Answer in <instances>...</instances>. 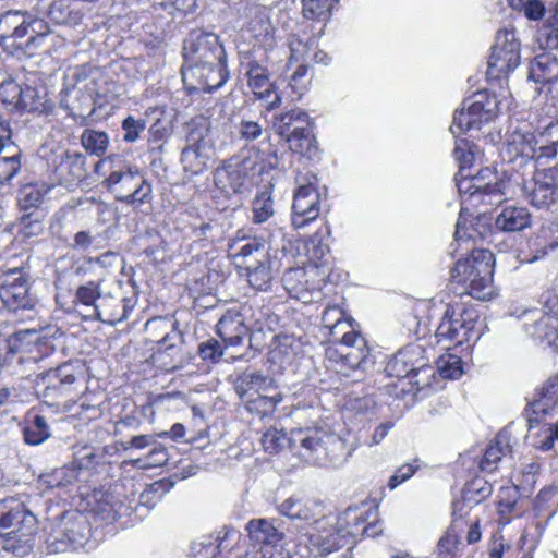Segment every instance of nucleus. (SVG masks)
I'll return each mask as SVG.
<instances>
[{
    "label": "nucleus",
    "mask_w": 558,
    "mask_h": 558,
    "mask_svg": "<svg viewBox=\"0 0 558 558\" xmlns=\"http://www.w3.org/2000/svg\"><path fill=\"white\" fill-rule=\"evenodd\" d=\"M317 271L318 267L316 265L288 269L282 278L284 289L292 298L302 300L304 303L312 301L308 294L312 291H318L324 282L318 280Z\"/></svg>",
    "instance_id": "22"
},
{
    "label": "nucleus",
    "mask_w": 558,
    "mask_h": 558,
    "mask_svg": "<svg viewBox=\"0 0 558 558\" xmlns=\"http://www.w3.org/2000/svg\"><path fill=\"white\" fill-rule=\"evenodd\" d=\"M510 452L509 435L507 432H500L496 435L495 440L489 444L480 462V468L485 472H493L497 468L501 457Z\"/></svg>",
    "instance_id": "39"
},
{
    "label": "nucleus",
    "mask_w": 558,
    "mask_h": 558,
    "mask_svg": "<svg viewBox=\"0 0 558 558\" xmlns=\"http://www.w3.org/2000/svg\"><path fill=\"white\" fill-rule=\"evenodd\" d=\"M25 442L32 446H37L46 441L51 433L50 427L41 414H36L31 420L23 430Z\"/></svg>",
    "instance_id": "52"
},
{
    "label": "nucleus",
    "mask_w": 558,
    "mask_h": 558,
    "mask_svg": "<svg viewBox=\"0 0 558 558\" xmlns=\"http://www.w3.org/2000/svg\"><path fill=\"white\" fill-rule=\"evenodd\" d=\"M475 318L472 311L465 310L462 305H447L441 322L439 323L435 337L438 344L444 349L451 345H461L471 340L474 335Z\"/></svg>",
    "instance_id": "13"
},
{
    "label": "nucleus",
    "mask_w": 558,
    "mask_h": 558,
    "mask_svg": "<svg viewBox=\"0 0 558 558\" xmlns=\"http://www.w3.org/2000/svg\"><path fill=\"white\" fill-rule=\"evenodd\" d=\"M558 407V377H549L535 392L529 410L535 415L529 421H539L542 416L550 415Z\"/></svg>",
    "instance_id": "29"
},
{
    "label": "nucleus",
    "mask_w": 558,
    "mask_h": 558,
    "mask_svg": "<svg viewBox=\"0 0 558 558\" xmlns=\"http://www.w3.org/2000/svg\"><path fill=\"white\" fill-rule=\"evenodd\" d=\"M453 158L459 167V173L464 174V172L473 171L472 168L477 159L481 158V151L478 147L469 142L465 138H460L456 141V147L453 149Z\"/></svg>",
    "instance_id": "43"
},
{
    "label": "nucleus",
    "mask_w": 558,
    "mask_h": 558,
    "mask_svg": "<svg viewBox=\"0 0 558 558\" xmlns=\"http://www.w3.org/2000/svg\"><path fill=\"white\" fill-rule=\"evenodd\" d=\"M88 316L108 325H116L126 318V313L125 307L121 305V300L112 291L102 289L93 314Z\"/></svg>",
    "instance_id": "32"
},
{
    "label": "nucleus",
    "mask_w": 558,
    "mask_h": 558,
    "mask_svg": "<svg viewBox=\"0 0 558 558\" xmlns=\"http://www.w3.org/2000/svg\"><path fill=\"white\" fill-rule=\"evenodd\" d=\"M529 80L539 87L535 89L541 93L543 88L555 84L558 81V58L551 52L537 54L530 64Z\"/></svg>",
    "instance_id": "27"
},
{
    "label": "nucleus",
    "mask_w": 558,
    "mask_h": 558,
    "mask_svg": "<svg viewBox=\"0 0 558 558\" xmlns=\"http://www.w3.org/2000/svg\"><path fill=\"white\" fill-rule=\"evenodd\" d=\"M432 369L428 359L425 356L424 347L418 343H411L399 350L388 361L385 372L390 377L404 378Z\"/></svg>",
    "instance_id": "20"
},
{
    "label": "nucleus",
    "mask_w": 558,
    "mask_h": 558,
    "mask_svg": "<svg viewBox=\"0 0 558 558\" xmlns=\"http://www.w3.org/2000/svg\"><path fill=\"white\" fill-rule=\"evenodd\" d=\"M509 7L531 21H539L544 17L546 9L541 0H507Z\"/></svg>",
    "instance_id": "62"
},
{
    "label": "nucleus",
    "mask_w": 558,
    "mask_h": 558,
    "mask_svg": "<svg viewBox=\"0 0 558 558\" xmlns=\"http://www.w3.org/2000/svg\"><path fill=\"white\" fill-rule=\"evenodd\" d=\"M296 182L300 183V177L296 178ZM319 214L320 194L314 182L308 181L306 184H299L292 203L291 223L293 228H304L316 220Z\"/></svg>",
    "instance_id": "21"
},
{
    "label": "nucleus",
    "mask_w": 558,
    "mask_h": 558,
    "mask_svg": "<svg viewBox=\"0 0 558 558\" xmlns=\"http://www.w3.org/2000/svg\"><path fill=\"white\" fill-rule=\"evenodd\" d=\"M48 22L22 11L0 15V35H50Z\"/></svg>",
    "instance_id": "23"
},
{
    "label": "nucleus",
    "mask_w": 558,
    "mask_h": 558,
    "mask_svg": "<svg viewBox=\"0 0 558 558\" xmlns=\"http://www.w3.org/2000/svg\"><path fill=\"white\" fill-rule=\"evenodd\" d=\"M316 526H312L304 537L307 539L308 553L313 556H327L343 547L345 551L340 555V558H351L350 550L353 542H350V536L343 534L342 530L329 525L324 520L316 521Z\"/></svg>",
    "instance_id": "14"
},
{
    "label": "nucleus",
    "mask_w": 558,
    "mask_h": 558,
    "mask_svg": "<svg viewBox=\"0 0 558 558\" xmlns=\"http://www.w3.org/2000/svg\"><path fill=\"white\" fill-rule=\"evenodd\" d=\"M456 185L462 196V205L470 204L477 206L481 194L474 189V179H472V171L456 174Z\"/></svg>",
    "instance_id": "60"
},
{
    "label": "nucleus",
    "mask_w": 558,
    "mask_h": 558,
    "mask_svg": "<svg viewBox=\"0 0 558 558\" xmlns=\"http://www.w3.org/2000/svg\"><path fill=\"white\" fill-rule=\"evenodd\" d=\"M275 233L283 236L282 229L278 228L269 234V246L262 238H248L243 241H233L229 247L233 251L234 264L245 270L248 284L257 291H268L272 281L283 266L282 258L286 256V248H275Z\"/></svg>",
    "instance_id": "1"
},
{
    "label": "nucleus",
    "mask_w": 558,
    "mask_h": 558,
    "mask_svg": "<svg viewBox=\"0 0 558 558\" xmlns=\"http://www.w3.org/2000/svg\"><path fill=\"white\" fill-rule=\"evenodd\" d=\"M544 131L534 133L523 128L511 131L500 151L504 162L515 172L524 171L526 168L534 170L541 165V140H544Z\"/></svg>",
    "instance_id": "11"
},
{
    "label": "nucleus",
    "mask_w": 558,
    "mask_h": 558,
    "mask_svg": "<svg viewBox=\"0 0 558 558\" xmlns=\"http://www.w3.org/2000/svg\"><path fill=\"white\" fill-rule=\"evenodd\" d=\"M318 37H292L289 43L290 48V62L301 61L307 64L308 61L315 63L328 64L330 57L318 48Z\"/></svg>",
    "instance_id": "30"
},
{
    "label": "nucleus",
    "mask_w": 558,
    "mask_h": 558,
    "mask_svg": "<svg viewBox=\"0 0 558 558\" xmlns=\"http://www.w3.org/2000/svg\"><path fill=\"white\" fill-rule=\"evenodd\" d=\"M251 221L255 225L267 222L275 215L271 192L264 190L255 195L251 204Z\"/></svg>",
    "instance_id": "45"
},
{
    "label": "nucleus",
    "mask_w": 558,
    "mask_h": 558,
    "mask_svg": "<svg viewBox=\"0 0 558 558\" xmlns=\"http://www.w3.org/2000/svg\"><path fill=\"white\" fill-rule=\"evenodd\" d=\"M276 510L282 517L291 521L316 523L317 517L322 515V506L317 500L303 495L293 494L276 505Z\"/></svg>",
    "instance_id": "24"
},
{
    "label": "nucleus",
    "mask_w": 558,
    "mask_h": 558,
    "mask_svg": "<svg viewBox=\"0 0 558 558\" xmlns=\"http://www.w3.org/2000/svg\"><path fill=\"white\" fill-rule=\"evenodd\" d=\"M246 531L252 543L256 545L276 546L283 539V532L279 531L268 519H252L246 524Z\"/></svg>",
    "instance_id": "35"
},
{
    "label": "nucleus",
    "mask_w": 558,
    "mask_h": 558,
    "mask_svg": "<svg viewBox=\"0 0 558 558\" xmlns=\"http://www.w3.org/2000/svg\"><path fill=\"white\" fill-rule=\"evenodd\" d=\"M325 354L329 366L344 376L353 371H364L372 363L367 342L356 331L347 330L339 342L329 340Z\"/></svg>",
    "instance_id": "9"
},
{
    "label": "nucleus",
    "mask_w": 558,
    "mask_h": 558,
    "mask_svg": "<svg viewBox=\"0 0 558 558\" xmlns=\"http://www.w3.org/2000/svg\"><path fill=\"white\" fill-rule=\"evenodd\" d=\"M260 444L264 451L269 454H277L286 449L292 452V432L288 435L283 429L268 428L263 433Z\"/></svg>",
    "instance_id": "44"
},
{
    "label": "nucleus",
    "mask_w": 558,
    "mask_h": 558,
    "mask_svg": "<svg viewBox=\"0 0 558 558\" xmlns=\"http://www.w3.org/2000/svg\"><path fill=\"white\" fill-rule=\"evenodd\" d=\"M219 37H186L183 44L184 65L193 70L211 93L229 78L227 53Z\"/></svg>",
    "instance_id": "2"
},
{
    "label": "nucleus",
    "mask_w": 558,
    "mask_h": 558,
    "mask_svg": "<svg viewBox=\"0 0 558 558\" xmlns=\"http://www.w3.org/2000/svg\"><path fill=\"white\" fill-rule=\"evenodd\" d=\"M89 534L90 529L81 514H63L51 525L46 541L48 550L50 554L77 550L87 543Z\"/></svg>",
    "instance_id": "12"
},
{
    "label": "nucleus",
    "mask_w": 558,
    "mask_h": 558,
    "mask_svg": "<svg viewBox=\"0 0 558 558\" xmlns=\"http://www.w3.org/2000/svg\"><path fill=\"white\" fill-rule=\"evenodd\" d=\"M17 520H24V531H37V519L23 504H15L0 515V529L11 531Z\"/></svg>",
    "instance_id": "40"
},
{
    "label": "nucleus",
    "mask_w": 558,
    "mask_h": 558,
    "mask_svg": "<svg viewBox=\"0 0 558 558\" xmlns=\"http://www.w3.org/2000/svg\"><path fill=\"white\" fill-rule=\"evenodd\" d=\"M83 451V454L76 456L72 463L41 474L38 478L40 486L46 489H70L81 482H86L90 475L88 464L95 456L92 449Z\"/></svg>",
    "instance_id": "15"
},
{
    "label": "nucleus",
    "mask_w": 558,
    "mask_h": 558,
    "mask_svg": "<svg viewBox=\"0 0 558 558\" xmlns=\"http://www.w3.org/2000/svg\"><path fill=\"white\" fill-rule=\"evenodd\" d=\"M329 227L325 226L324 231L320 229L313 234L305 243L307 264L316 265L318 267V280L326 281L330 275V267L325 260L326 255L329 253V247L324 243V236L329 234Z\"/></svg>",
    "instance_id": "31"
},
{
    "label": "nucleus",
    "mask_w": 558,
    "mask_h": 558,
    "mask_svg": "<svg viewBox=\"0 0 558 558\" xmlns=\"http://www.w3.org/2000/svg\"><path fill=\"white\" fill-rule=\"evenodd\" d=\"M558 126L557 125H549L544 130V140H541V150L539 156L542 158L541 165H546L553 159H557V165L555 167H558Z\"/></svg>",
    "instance_id": "58"
},
{
    "label": "nucleus",
    "mask_w": 558,
    "mask_h": 558,
    "mask_svg": "<svg viewBox=\"0 0 558 558\" xmlns=\"http://www.w3.org/2000/svg\"><path fill=\"white\" fill-rule=\"evenodd\" d=\"M291 151L312 158L317 153L316 140L310 125H305L302 130H298L284 138Z\"/></svg>",
    "instance_id": "42"
},
{
    "label": "nucleus",
    "mask_w": 558,
    "mask_h": 558,
    "mask_svg": "<svg viewBox=\"0 0 558 558\" xmlns=\"http://www.w3.org/2000/svg\"><path fill=\"white\" fill-rule=\"evenodd\" d=\"M547 231L542 230L541 233L530 243L531 255L525 258V262L531 264L545 257L549 251H554L558 247V236L546 242Z\"/></svg>",
    "instance_id": "63"
},
{
    "label": "nucleus",
    "mask_w": 558,
    "mask_h": 558,
    "mask_svg": "<svg viewBox=\"0 0 558 558\" xmlns=\"http://www.w3.org/2000/svg\"><path fill=\"white\" fill-rule=\"evenodd\" d=\"M0 299L11 312L31 311L37 300L29 293V283L26 275L19 268L8 270L7 278L0 287Z\"/></svg>",
    "instance_id": "19"
},
{
    "label": "nucleus",
    "mask_w": 558,
    "mask_h": 558,
    "mask_svg": "<svg viewBox=\"0 0 558 558\" xmlns=\"http://www.w3.org/2000/svg\"><path fill=\"white\" fill-rule=\"evenodd\" d=\"M364 523V512L357 507H349L337 518L336 524L342 530L343 534L350 536V542H353V537L357 534L372 537L377 534L375 526L365 525Z\"/></svg>",
    "instance_id": "34"
},
{
    "label": "nucleus",
    "mask_w": 558,
    "mask_h": 558,
    "mask_svg": "<svg viewBox=\"0 0 558 558\" xmlns=\"http://www.w3.org/2000/svg\"><path fill=\"white\" fill-rule=\"evenodd\" d=\"M517 37H496L487 65L488 80H500L518 68L521 60Z\"/></svg>",
    "instance_id": "18"
},
{
    "label": "nucleus",
    "mask_w": 558,
    "mask_h": 558,
    "mask_svg": "<svg viewBox=\"0 0 558 558\" xmlns=\"http://www.w3.org/2000/svg\"><path fill=\"white\" fill-rule=\"evenodd\" d=\"M101 163L111 165V171L104 183L117 201L138 206L150 197L151 186L138 168L128 165L118 156H110Z\"/></svg>",
    "instance_id": "7"
},
{
    "label": "nucleus",
    "mask_w": 558,
    "mask_h": 558,
    "mask_svg": "<svg viewBox=\"0 0 558 558\" xmlns=\"http://www.w3.org/2000/svg\"><path fill=\"white\" fill-rule=\"evenodd\" d=\"M312 81L313 73L308 64L301 63L290 75L287 87L291 90L293 98L301 99L310 90Z\"/></svg>",
    "instance_id": "50"
},
{
    "label": "nucleus",
    "mask_w": 558,
    "mask_h": 558,
    "mask_svg": "<svg viewBox=\"0 0 558 558\" xmlns=\"http://www.w3.org/2000/svg\"><path fill=\"white\" fill-rule=\"evenodd\" d=\"M474 189L480 192L478 204H500L506 195L507 182L498 180L496 173L488 167L481 168L477 172L472 171Z\"/></svg>",
    "instance_id": "26"
},
{
    "label": "nucleus",
    "mask_w": 558,
    "mask_h": 558,
    "mask_svg": "<svg viewBox=\"0 0 558 558\" xmlns=\"http://www.w3.org/2000/svg\"><path fill=\"white\" fill-rule=\"evenodd\" d=\"M274 380L259 372L243 373L236 381V392L241 399H246L272 388Z\"/></svg>",
    "instance_id": "37"
},
{
    "label": "nucleus",
    "mask_w": 558,
    "mask_h": 558,
    "mask_svg": "<svg viewBox=\"0 0 558 558\" xmlns=\"http://www.w3.org/2000/svg\"><path fill=\"white\" fill-rule=\"evenodd\" d=\"M105 280H90L84 284L77 287L73 303L75 305H83L88 310V314H93L95 305H97L98 299L102 291V284Z\"/></svg>",
    "instance_id": "46"
},
{
    "label": "nucleus",
    "mask_w": 558,
    "mask_h": 558,
    "mask_svg": "<svg viewBox=\"0 0 558 558\" xmlns=\"http://www.w3.org/2000/svg\"><path fill=\"white\" fill-rule=\"evenodd\" d=\"M244 326L240 322L222 317L217 324V333L223 341V348L238 347L242 343Z\"/></svg>",
    "instance_id": "47"
},
{
    "label": "nucleus",
    "mask_w": 558,
    "mask_h": 558,
    "mask_svg": "<svg viewBox=\"0 0 558 558\" xmlns=\"http://www.w3.org/2000/svg\"><path fill=\"white\" fill-rule=\"evenodd\" d=\"M21 332L4 338L0 336V366L10 365L22 348Z\"/></svg>",
    "instance_id": "64"
},
{
    "label": "nucleus",
    "mask_w": 558,
    "mask_h": 558,
    "mask_svg": "<svg viewBox=\"0 0 558 558\" xmlns=\"http://www.w3.org/2000/svg\"><path fill=\"white\" fill-rule=\"evenodd\" d=\"M344 451L343 440L323 428L292 430V453L308 463L337 468L345 460Z\"/></svg>",
    "instance_id": "3"
},
{
    "label": "nucleus",
    "mask_w": 558,
    "mask_h": 558,
    "mask_svg": "<svg viewBox=\"0 0 558 558\" xmlns=\"http://www.w3.org/2000/svg\"><path fill=\"white\" fill-rule=\"evenodd\" d=\"M21 150L11 141L8 122L0 121V184L10 182L21 169Z\"/></svg>",
    "instance_id": "25"
},
{
    "label": "nucleus",
    "mask_w": 558,
    "mask_h": 558,
    "mask_svg": "<svg viewBox=\"0 0 558 558\" xmlns=\"http://www.w3.org/2000/svg\"><path fill=\"white\" fill-rule=\"evenodd\" d=\"M82 388L86 389L83 368L73 362L50 368L39 374L36 379L37 395L41 398L43 408L51 412L60 410L61 399H73Z\"/></svg>",
    "instance_id": "6"
},
{
    "label": "nucleus",
    "mask_w": 558,
    "mask_h": 558,
    "mask_svg": "<svg viewBox=\"0 0 558 558\" xmlns=\"http://www.w3.org/2000/svg\"><path fill=\"white\" fill-rule=\"evenodd\" d=\"M172 134L170 120L158 118L148 129V150L162 151L163 145Z\"/></svg>",
    "instance_id": "53"
},
{
    "label": "nucleus",
    "mask_w": 558,
    "mask_h": 558,
    "mask_svg": "<svg viewBox=\"0 0 558 558\" xmlns=\"http://www.w3.org/2000/svg\"><path fill=\"white\" fill-rule=\"evenodd\" d=\"M36 531L29 533H19V531H8L3 534L2 548L12 553L16 557L27 556L34 548V536Z\"/></svg>",
    "instance_id": "41"
},
{
    "label": "nucleus",
    "mask_w": 558,
    "mask_h": 558,
    "mask_svg": "<svg viewBox=\"0 0 558 558\" xmlns=\"http://www.w3.org/2000/svg\"><path fill=\"white\" fill-rule=\"evenodd\" d=\"M244 400L248 412L264 417L276 410L277 405L282 401V398L280 393L271 396L259 393Z\"/></svg>",
    "instance_id": "51"
},
{
    "label": "nucleus",
    "mask_w": 558,
    "mask_h": 558,
    "mask_svg": "<svg viewBox=\"0 0 558 558\" xmlns=\"http://www.w3.org/2000/svg\"><path fill=\"white\" fill-rule=\"evenodd\" d=\"M241 66L245 71L247 86L255 98L262 100L268 110L278 107L281 104V96L269 80L268 70L248 56L242 57Z\"/></svg>",
    "instance_id": "17"
},
{
    "label": "nucleus",
    "mask_w": 558,
    "mask_h": 558,
    "mask_svg": "<svg viewBox=\"0 0 558 558\" xmlns=\"http://www.w3.org/2000/svg\"><path fill=\"white\" fill-rule=\"evenodd\" d=\"M81 144L88 154L101 157L108 149L109 136L104 131L86 129L81 134Z\"/></svg>",
    "instance_id": "49"
},
{
    "label": "nucleus",
    "mask_w": 558,
    "mask_h": 558,
    "mask_svg": "<svg viewBox=\"0 0 558 558\" xmlns=\"http://www.w3.org/2000/svg\"><path fill=\"white\" fill-rule=\"evenodd\" d=\"M259 153V149L252 146L242 150L240 156L225 161L214 172L215 187L226 197L241 194L251 173L262 174L277 166L276 153L271 154L267 161L260 157Z\"/></svg>",
    "instance_id": "4"
},
{
    "label": "nucleus",
    "mask_w": 558,
    "mask_h": 558,
    "mask_svg": "<svg viewBox=\"0 0 558 558\" xmlns=\"http://www.w3.org/2000/svg\"><path fill=\"white\" fill-rule=\"evenodd\" d=\"M523 191L534 207L549 208L558 201V167L533 170V177L523 185Z\"/></svg>",
    "instance_id": "16"
},
{
    "label": "nucleus",
    "mask_w": 558,
    "mask_h": 558,
    "mask_svg": "<svg viewBox=\"0 0 558 558\" xmlns=\"http://www.w3.org/2000/svg\"><path fill=\"white\" fill-rule=\"evenodd\" d=\"M210 121L197 117L186 123L185 145L181 151V163L185 172L202 173L214 156V144L210 137Z\"/></svg>",
    "instance_id": "10"
},
{
    "label": "nucleus",
    "mask_w": 558,
    "mask_h": 558,
    "mask_svg": "<svg viewBox=\"0 0 558 558\" xmlns=\"http://www.w3.org/2000/svg\"><path fill=\"white\" fill-rule=\"evenodd\" d=\"M234 535H236L235 530L225 529L223 531L219 532L215 542L207 539V541H202L199 543H194L192 545V551L195 556L199 555V556H203L204 558L209 555L214 556V551L216 549H227L229 547V545L226 544V542L228 541V538L230 536H234Z\"/></svg>",
    "instance_id": "57"
},
{
    "label": "nucleus",
    "mask_w": 558,
    "mask_h": 558,
    "mask_svg": "<svg viewBox=\"0 0 558 558\" xmlns=\"http://www.w3.org/2000/svg\"><path fill=\"white\" fill-rule=\"evenodd\" d=\"M170 488L171 484L169 482L163 480L155 481L141 493L138 504L148 509L154 508Z\"/></svg>",
    "instance_id": "59"
},
{
    "label": "nucleus",
    "mask_w": 558,
    "mask_h": 558,
    "mask_svg": "<svg viewBox=\"0 0 558 558\" xmlns=\"http://www.w3.org/2000/svg\"><path fill=\"white\" fill-rule=\"evenodd\" d=\"M50 191L45 184H26L19 193V205L23 210L36 209Z\"/></svg>",
    "instance_id": "54"
},
{
    "label": "nucleus",
    "mask_w": 558,
    "mask_h": 558,
    "mask_svg": "<svg viewBox=\"0 0 558 558\" xmlns=\"http://www.w3.org/2000/svg\"><path fill=\"white\" fill-rule=\"evenodd\" d=\"M338 0H303V16L307 20L326 22L331 14V9Z\"/></svg>",
    "instance_id": "56"
},
{
    "label": "nucleus",
    "mask_w": 558,
    "mask_h": 558,
    "mask_svg": "<svg viewBox=\"0 0 558 558\" xmlns=\"http://www.w3.org/2000/svg\"><path fill=\"white\" fill-rule=\"evenodd\" d=\"M531 226L532 215L524 206H506L495 218V227L504 232H519Z\"/></svg>",
    "instance_id": "33"
},
{
    "label": "nucleus",
    "mask_w": 558,
    "mask_h": 558,
    "mask_svg": "<svg viewBox=\"0 0 558 558\" xmlns=\"http://www.w3.org/2000/svg\"><path fill=\"white\" fill-rule=\"evenodd\" d=\"M437 369L442 378L458 379L463 374L462 360L456 354H442L437 360Z\"/></svg>",
    "instance_id": "61"
},
{
    "label": "nucleus",
    "mask_w": 558,
    "mask_h": 558,
    "mask_svg": "<svg viewBox=\"0 0 558 558\" xmlns=\"http://www.w3.org/2000/svg\"><path fill=\"white\" fill-rule=\"evenodd\" d=\"M323 327L328 330L329 340H338V329H350V318L337 306H327L322 315Z\"/></svg>",
    "instance_id": "48"
},
{
    "label": "nucleus",
    "mask_w": 558,
    "mask_h": 558,
    "mask_svg": "<svg viewBox=\"0 0 558 558\" xmlns=\"http://www.w3.org/2000/svg\"><path fill=\"white\" fill-rule=\"evenodd\" d=\"M493 486L483 477H475L464 486L462 497L452 502V514L462 518L474 505L490 496Z\"/></svg>",
    "instance_id": "28"
},
{
    "label": "nucleus",
    "mask_w": 558,
    "mask_h": 558,
    "mask_svg": "<svg viewBox=\"0 0 558 558\" xmlns=\"http://www.w3.org/2000/svg\"><path fill=\"white\" fill-rule=\"evenodd\" d=\"M310 124L311 119L307 112L299 108L275 116L272 121L275 133L283 140Z\"/></svg>",
    "instance_id": "36"
},
{
    "label": "nucleus",
    "mask_w": 558,
    "mask_h": 558,
    "mask_svg": "<svg viewBox=\"0 0 558 558\" xmlns=\"http://www.w3.org/2000/svg\"><path fill=\"white\" fill-rule=\"evenodd\" d=\"M505 106H509L507 98L499 99L487 90L476 92L464 99L461 108L456 111L450 131L458 137L460 133L480 130L483 124L495 119Z\"/></svg>",
    "instance_id": "8"
},
{
    "label": "nucleus",
    "mask_w": 558,
    "mask_h": 558,
    "mask_svg": "<svg viewBox=\"0 0 558 558\" xmlns=\"http://www.w3.org/2000/svg\"><path fill=\"white\" fill-rule=\"evenodd\" d=\"M526 314L532 315L534 323L526 326V331L534 338L547 340L549 343L556 339L557 318L555 315L543 311H530Z\"/></svg>",
    "instance_id": "38"
},
{
    "label": "nucleus",
    "mask_w": 558,
    "mask_h": 558,
    "mask_svg": "<svg viewBox=\"0 0 558 558\" xmlns=\"http://www.w3.org/2000/svg\"><path fill=\"white\" fill-rule=\"evenodd\" d=\"M35 40L36 37H0V46L9 54L21 59L33 54Z\"/></svg>",
    "instance_id": "55"
},
{
    "label": "nucleus",
    "mask_w": 558,
    "mask_h": 558,
    "mask_svg": "<svg viewBox=\"0 0 558 558\" xmlns=\"http://www.w3.org/2000/svg\"><path fill=\"white\" fill-rule=\"evenodd\" d=\"M494 254L489 250L473 248L470 256L459 259L451 270V284L461 286L460 294L486 300L493 293Z\"/></svg>",
    "instance_id": "5"
}]
</instances>
